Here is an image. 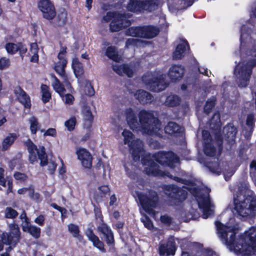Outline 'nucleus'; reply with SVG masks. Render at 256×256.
Instances as JSON below:
<instances>
[{
	"instance_id": "obj_52",
	"label": "nucleus",
	"mask_w": 256,
	"mask_h": 256,
	"mask_svg": "<svg viewBox=\"0 0 256 256\" xmlns=\"http://www.w3.org/2000/svg\"><path fill=\"white\" fill-rule=\"evenodd\" d=\"M215 104V98H212L208 100L204 107V111L207 114H209Z\"/></svg>"
},
{
	"instance_id": "obj_28",
	"label": "nucleus",
	"mask_w": 256,
	"mask_h": 256,
	"mask_svg": "<svg viewBox=\"0 0 256 256\" xmlns=\"http://www.w3.org/2000/svg\"><path fill=\"white\" fill-rule=\"evenodd\" d=\"M232 212L236 211L244 220H252L256 216V209H231Z\"/></svg>"
},
{
	"instance_id": "obj_14",
	"label": "nucleus",
	"mask_w": 256,
	"mask_h": 256,
	"mask_svg": "<svg viewBox=\"0 0 256 256\" xmlns=\"http://www.w3.org/2000/svg\"><path fill=\"white\" fill-rule=\"evenodd\" d=\"M76 153L82 166L84 168H90L92 166V156L84 148H78Z\"/></svg>"
},
{
	"instance_id": "obj_46",
	"label": "nucleus",
	"mask_w": 256,
	"mask_h": 256,
	"mask_svg": "<svg viewBox=\"0 0 256 256\" xmlns=\"http://www.w3.org/2000/svg\"><path fill=\"white\" fill-rule=\"evenodd\" d=\"M146 38H151L155 37L158 33V30L152 26H145Z\"/></svg>"
},
{
	"instance_id": "obj_50",
	"label": "nucleus",
	"mask_w": 256,
	"mask_h": 256,
	"mask_svg": "<svg viewBox=\"0 0 256 256\" xmlns=\"http://www.w3.org/2000/svg\"><path fill=\"white\" fill-rule=\"evenodd\" d=\"M204 144V151L206 154L210 156H214L216 150L212 144L210 142Z\"/></svg>"
},
{
	"instance_id": "obj_32",
	"label": "nucleus",
	"mask_w": 256,
	"mask_h": 256,
	"mask_svg": "<svg viewBox=\"0 0 256 256\" xmlns=\"http://www.w3.org/2000/svg\"><path fill=\"white\" fill-rule=\"evenodd\" d=\"M196 199L200 208H210L214 206L208 195L197 196Z\"/></svg>"
},
{
	"instance_id": "obj_27",
	"label": "nucleus",
	"mask_w": 256,
	"mask_h": 256,
	"mask_svg": "<svg viewBox=\"0 0 256 256\" xmlns=\"http://www.w3.org/2000/svg\"><path fill=\"white\" fill-rule=\"evenodd\" d=\"M26 226H22V230L28 232L34 238L38 239L40 236L41 229L35 226H32L30 222H26Z\"/></svg>"
},
{
	"instance_id": "obj_62",
	"label": "nucleus",
	"mask_w": 256,
	"mask_h": 256,
	"mask_svg": "<svg viewBox=\"0 0 256 256\" xmlns=\"http://www.w3.org/2000/svg\"><path fill=\"white\" fill-rule=\"evenodd\" d=\"M4 170L2 168H0V185H2L4 187H6V182L5 179L4 178Z\"/></svg>"
},
{
	"instance_id": "obj_48",
	"label": "nucleus",
	"mask_w": 256,
	"mask_h": 256,
	"mask_svg": "<svg viewBox=\"0 0 256 256\" xmlns=\"http://www.w3.org/2000/svg\"><path fill=\"white\" fill-rule=\"evenodd\" d=\"M30 123V130L32 134H36L39 128V124L38 120L35 117L30 118L29 120Z\"/></svg>"
},
{
	"instance_id": "obj_31",
	"label": "nucleus",
	"mask_w": 256,
	"mask_h": 256,
	"mask_svg": "<svg viewBox=\"0 0 256 256\" xmlns=\"http://www.w3.org/2000/svg\"><path fill=\"white\" fill-rule=\"evenodd\" d=\"M126 34L132 36L146 38L145 26L132 27L127 30Z\"/></svg>"
},
{
	"instance_id": "obj_51",
	"label": "nucleus",
	"mask_w": 256,
	"mask_h": 256,
	"mask_svg": "<svg viewBox=\"0 0 256 256\" xmlns=\"http://www.w3.org/2000/svg\"><path fill=\"white\" fill-rule=\"evenodd\" d=\"M202 213V217L206 219L208 218H212L214 216V209H199Z\"/></svg>"
},
{
	"instance_id": "obj_6",
	"label": "nucleus",
	"mask_w": 256,
	"mask_h": 256,
	"mask_svg": "<svg viewBox=\"0 0 256 256\" xmlns=\"http://www.w3.org/2000/svg\"><path fill=\"white\" fill-rule=\"evenodd\" d=\"M96 216H98L102 223L97 228L98 232L102 240L109 246H114L115 240L113 232L110 226L103 221V216L100 209H94Z\"/></svg>"
},
{
	"instance_id": "obj_34",
	"label": "nucleus",
	"mask_w": 256,
	"mask_h": 256,
	"mask_svg": "<svg viewBox=\"0 0 256 256\" xmlns=\"http://www.w3.org/2000/svg\"><path fill=\"white\" fill-rule=\"evenodd\" d=\"M110 188L108 186H102L98 188L94 194V198L96 201H100L102 198H104L108 194Z\"/></svg>"
},
{
	"instance_id": "obj_11",
	"label": "nucleus",
	"mask_w": 256,
	"mask_h": 256,
	"mask_svg": "<svg viewBox=\"0 0 256 256\" xmlns=\"http://www.w3.org/2000/svg\"><path fill=\"white\" fill-rule=\"evenodd\" d=\"M38 8L44 18L52 20L55 16L56 13L54 6L50 0H42L39 2Z\"/></svg>"
},
{
	"instance_id": "obj_53",
	"label": "nucleus",
	"mask_w": 256,
	"mask_h": 256,
	"mask_svg": "<svg viewBox=\"0 0 256 256\" xmlns=\"http://www.w3.org/2000/svg\"><path fill=\"white\" fill-rule=\"evenodd\" d=\"M76 121V118L72 117L65 122L64 125L67 128L68 130L71 131L74 129Z\"/></svg>"
},
{
	"instance_id": "obj_17",
	"label": "nucleus",
	"mask_w": 256,
	"mask_h": 256,
	"mask_svg": "<svg viewBox=\"0 0 256 256\" xmlns=\"http://www.w3.org/2000/svg\"><path fill=\"white\" fill-rule=\"evenodd\" d=\"M179 210V213L180 215L182 220L188 222L191 220H196L200 216V212L198 210V209H178Z\"/></svg>"
},
{
	"instance_id": "obj_12",
	"label": "nucleus",
	"mask_w": 256,
	"mask_h": 256,
	"mask_svg": "<svg viewBox=\"0 0 256 256\" xmlns=\"http://www.w3.org/2000/svg\"><path fill=\"white\" fill-rule=\"evenodd\" d=\"M176 250V242L174 240H168L166 243L160 244L158 247L160 256H174Z\"/></svg>"
},
{
	"instance_id": "obj_29",
	"label": "nucleus",
	"mask_w": 256,
	"mask_h": 256,
	"mask_svg": "<svg viewBox=\"0 0 256 256\" xmlns=\"http://www.w3.org/2000/svg\"><path fill=\"white\" fill-rule=\"evenodd\" d=\"M134 96L142 104L150 102L152 100V95L144 90H137L134 93Z\"/></svg>"
},
{
	"instance_id": "obj_56",
	"label": "nucleus",
	"mask_w": 256,
	"mask_h": 256,
	"mask_svg": "<svg viewBox=\"0 0 256 256\" xmlns=\"http://www.w3.org/2000/svg\"><path fill=\"white\" fill-rule=\"evenodd\" d=\"M62 100L66 104H70L73 103L74 100V96L70 94H66L65 96H62Z\"/></svg>"
},
{
	"instance_id": "obj_33",
	"label": "nucleus",
	"mask_w": 256,
	"mask_h": 256,
	"mask_svg": "<svg viewBox=\"0 0 256 256\" xmlns=\"http://www.w3.org/2000/svg\"><path fill=\"white\" fill-rule=\"evenodd\" d=\"M142 0H131L128 4V9L132 12L142 11Z\"/></svg>"
},
{
	"instance_id": "obj_16",
	"label": "nucleus",
	"mask_w": 256,
	"mask_h": 256,
	"mask_svg": "<svg viewBox=\"0 0 256 256\" xmlns=\"http://www.w3.org/2000/svg\"><path fill=\"white\" fill-rule=\"evenodd\" d=\"M129 24L126 18L122 14L116 15L110 24V28L112 32H118Z\"/></svg>"
},
{
	"instance_id": "obj_44",
	"label": "nucleus",
	"mask_w": 256,
	"mask_h": 256,
	"mask_svg": "<svg viewBox=\"0 0 256 256\" xmlns=\"http://www.w3.org/2000/svg\"><path fill=\"white\" fill-rule=\"evenodd\" d=\"M52 86L54 89L62 96L64 94L66 90L64 86L60 82V80L56 78H54V81L52 83Z\"/></svg>"
},
{
	"instance_id": "obj_59",
	"label": "nucleus",
	"mask_w": 256,
	"mask_h": 256,
	"mask_svg": "<svg viewBox=\"0 0 256 256\" xmlns=\"http://www.w3.org/2000/svg\"><path fill=\"white\" fill-rule=\"evenodd\" d=\"M10 64L8 59L6 58H2L0 59V68L7 67Z\"/></svg>"
},
{
	"instance_id": "obj_63",
	"label": "nucleus",
	"mask_w": 256,
	"mask_h": 256,
	"mask_svg": "<svg viewBox=\"0 0 256 256\" xmlns=\"http://www.w3.org/2000/svg\"><path fill=\"white\" fill-rule=\"evenodd\" d=\"M44 218L43 215L40 214L36 217L34 220V222L40 226L44 225Z\"/></svg>"
},
{
	"instance_id": "obj_41",
	"label": "nucleus",
	"mask_w": 256,
	"mask_h": 256,
	"mask_svg": "<svg viewBox=\"0 0 256 256\" xmlns=\"http://www.w3.org/2000/svg\"><path fill=\"white\" fill-rule=\"evenodd\" d=\"M144 212L146 214H142V217L140 218L141 222L143 223L145 228H148V230H152L154 228V224L150 218L146 214H147L144 210H142V212L141 214H142Z\"/></svg>"
},
{
	"instance_id": "obj_57",
	"label": "nucleus",
	"mask_w": 256,
	"mask_h": 256,
	"mask_svg": "<svg viewBox=\"0 0 256 256\" xmlns=\"http://www.w3.org/2000/svg\"><path fill=\"white\" fill-rule=\"evenodd\" d=\"M202 135L204 144L210 143L211 142L210 135L208 131L203 130L202 132Z\"/></svg>"
},
{
	"instance_id": "obj_49",
	"label": "nucleus",
	"mask_w": 256,
	"mask_h": 256,
	"mask_svg": "<svg viewBox=\"0 0 256 256\" xmlns=\"http://www.w3.org/2000/svg\"><path fill=\"white\" fill-rule=\"evenodd\" d=\"M20 47V44H14L13 43L7 44L6 46V48L8 53L14 54L16 52Z\"/></svg>"
},
{
	"instance_id": "obj_3",
	"label": "nucleus",
	"mask_w": 256,
	"mask_h": 256,
	"mask_svg": "<svg viewBox=\"0 0 256 256\" xmlns=\"http://www.w3.org/2000/svg\"><path fill=\"white\" fill-rule=\"evenodd\" d=\"M142 80L147 88L155 92L163 90L166 88L164 76L160 72L146 73L143 76Z\"/></svg>"
},
{
	"instance_id": "obj_24",
	"label": "nucleus",
	"mask_w": 256,
	"mask_h": 256,
	"mask_svg": "<svg viewBox=\"0 0 256 256\" xmlns=\"http://www.w3.org/2000/svg\"><path fill=\"white\" fill-rule=\"evenodd\" d=\"M184 73V68L178 65L172 66L168 71V76L172 80H176L182 77Z\"/></svg>"
},
{
	"instance_id": "obj_20",
	"label": "nucleus",
	"mask_w": 256,
	"mask_h": 256,
	"mask_svg": "<svg viewBox=\"0 0 256 256\" xmlns=\"http://www.w3.org/2000/svg\"><path fill=\"white\" fill-rule=\"evenodd\" d=\"M14 232H12L8 234H6V238H2V240H5L4 243L7 245L12 244L14 246H15L19 242L20 237V232L18 226L16 227L14 225Z\"/></svg>"
},
{
	"instance_id": "obj_30",
	"label": "nucleus",
	"mask_w": 256,
	"mask_h": 256,
	"mask_svg": "<svg viewBox=\"0 0 256 256\" xmlns=\"http://www.w3.org/2000/svg\"><path fill=\"white\" fill-rule=\"evenodd\" d=\"M254 116L253 114H248L246 120V124L247 129L243 130V132H244L246 136L249 137L252 132L254 127Z\"/></svg>"
},
{
	"instance_id": "obj_43",
	"label": "nucleus",
	"mask_w": 256,
	"mask_h": 256,
	"mask_svg": "<svg viewBox=\"0 0 256 256\" xmlns=\"http://www.w3.org/2000/svg\"><path fill=\"white\" fill-rule=\"evenodd\" d=\"M142 11H152L156 9L157 5L155 0H142Z\"/></svg>"
},
{
	"instance_id": "obj_9",
	"label": "nucleus",
	"mask_w": 256,
	"mask_h": 256,
	"mask_svg": "<svg viewBox=\"0 0 256 256\" xmlns=\"http://www.w3.org/2000/svg\"><path fill=\"white\" fill-rule=\"evenodd\" d=\"M140 202L143 208L156 207L158 202V198L156 192H149L148 195L142 194H138Z\"/></svg>"
},
{
	"instance_id": "obj_40",
	"label": "nucleus",
	"mask_w": 256,
	"mask_h": 256,
	"mask_svg": "<svg viewBox=\"0 0 256 256\" xmlns=\"http://www.w3.org/2000/svg\"><path fill=\"white\" fill-rule=\"evenodd\" d=\"M38 46L36 43H32L30 44V54L31 56V61L32 62H37L38 60Z\"/></svg>"
},
{
	"instance_id": "obj_37",
	"label": "nucleus",
	"mask_w": 256,
	"mask_h": 256,
	"mask_svg": "<svg viewBox=\"0 0 256 256\" xmlns=\"http://www.w3.org/2000/svg\"><path fill=\"white\" fill-rule=\"evenodd\" d=\"M68 232L74 238H78L80 241L83 239V236L80 234V230L78 226L74 224H70L68 226Z\"/></svg>"
},
{
	"instance_id": "obj_26",
	"label": "nucleus",
	"mask_w": 256,
	"mask_h": 256,
	"mask_svg": "<svg viewBox=\"0 0 256 256\" xmlns=\"http://www.w3.org/2000/svg\"><path fill=\"white\" fill-rule=\"evenodd\" d=\"M223 133L226 140L230 143H232L234 140L236 129L234 126L230 124L224 128Z\"/></svg>"
},
{
	"instance_id": "obj_61",
	"label": "nucleus",
	"mask_w": 256,
	"mask_h": 256,
	"mask_svg": "<svg viewBox=\"0 0 256 256\" xmlns=\"http://www.w3.org/2000/svg\"><path fill=\"white\" fill-rule=\"evenodd\" d=\"M56 130L53 128H50L46 131L44 132V136H56Z\"/></svg>"
},
{
	"instance_id": "obj_13",
	"label": "nucleus",
	"mask_w": 256,
	"mask_h": 256,
	"mask_svg": "<svg viewBox=\"0 0 256 256\" xmlns=\"http://www.w3.org/2000/svg\"><path fill=\"white\" fill-rule=\"evenodd\" d=\"M166 194L174 199L182 201L186 198V192L183 189H180L177 186L172 185L166 187L165 190Z\"/></svg>"
},
{
	"instance_id": "obj_15",
	"label": "nucleus",
	"mask_w": 256,
	"mask_h": 256,
	"mask_svg": "<svg viewBox=\"0 0 256 256\" xmlns=\"http://www.w3.org/2000/svg\"><path fill=\"white\" fill-rule=\"evenodd\" d=\"M85 234L88 240L92 242L94 246L102 252L105 253L106 252L104 242L101 241L99 238L94 234L92 229L88 228L85 232Z\"/></svg>"
},
{
	"instance_id": "obj_21",
	"label": "nucleus",
	"mask_w": 256,
	"mask_h": 256,
	"mask_svg": "<svg viewBox=\"0 0 256 256\" xmlns=\"http://www.w3.org/2000/svg\"><path fill=\"white\" fill-rule=\"evenodd\" d=\"M14 94H16L19 102L22 104L25 108H30V100L28 96L20 88L16 87L14 90Z\"/></svg>"
},
{
	"instance_id": "obj_45",
	"label": "nucleus",
	"mask_w": 256,
	"mask_h": 256,
	"mask_svg": "<svg viewBox=\"0 0 256 256\" xmlns=\"http://www.w3.org/2000/svg\"><path fill=\"white\" fill-rule=\"evenodd\" d=\"M41 92L42 94V100L44 103L49 101L51 98V94L49 90V88L45 84L41 86Z\"/></svg>"
},
{
	"instance_id": "obj_58",
	"label": "nucleus",
	"mask_w": 256,
	"mask_h": 256,
	"mask_svg": "<svg viewBox=\"0 0 256 256\" xmlns=\"http://www.w3.org/2000/svg\"><path fill=\"white\" fill-rule=\"evenodd\" d=\"M85 92L86 94L90 96H92L94 94V89L90 83L86 85Z\"/></svg>"
},
{
	"instance_id": "obj_54",
	"label": "nucleus",
	"mask_w": 256,
	"mask_h": 256,
	"mask_svg": "<svg viewBox=\"0 0 256 256\" xmlns=\"http://www.w3.org/2000/svg\"><path fill=\"white\" fill-rule=\"evenodd\" d=\"M8 210L6 212V217L8 218H15L18 215V212L14 209H6Z\"/></svg>"
},
{
	"instance_id": "obj_7",
	"label": "nucleus",
	"mask_w": 256,
	"mask_h": 256,
	"mask_svg": "<svg viewBox=\"0 0 256 256\" xmlns=\"http://www.w3.org/2000/svg\"><path fill=\"white\" fill-rule=\"evenodd\" d=\"M253 64H245L240 63L235 68V74L238 78V85L240 87H246L248 84L250 76L251 68Z\"/></svg>"
},
{
	"instance_id": "obj_25",
	"label": "nucleus",
	"mask_w": 256,
	"mask_h": 256,
	"mask_svg": "<svg viewBox=\"0 0 256 256\" xmlns=\"http://www.w3.org/2000/svg\"><path fill=\"white\" fill-rule=\"evenodd\" d=\"M112 69L117 74L120 76L126 74L128 77H132L134 71L126 64L119 65L116 64L113 65Z\"/></svg>"
},
{
	"instance_id": "obj_8",
	"label": "nucleus",
	"mask_w": 256,
	"mask_h": 256,
	"mask_svg": "<svg viewBox=\"0 0 256 256\" xmlns=\"http://www.w3.org/2000/svg\"><path fill=\"white\" fill-rule=\"evenodd\" d=\"M155 160L162 165H166L172 168L176 163L178 162V158L172 152H160L154 154Z\"/></svg>"
},
{
	"instance_id": "obj_23",
	"label": "nucleus",
	"mask_w": 256,
	"mask_h": 256,
	"mask_svg": "<svg viewBox=\"0 0 256 256\" xmlns=\"http://www.w3.org/2000/svg\"><path fill=\"white\" fill-rule=\"evenodd\" d=\"M188 48L189 46L187 42L184 40H182L173 52V59L176 60L182 58L184 56L186 50Z\"/></svg>"
},
{
	"instance_id": "obj_38",
	"label": "nucleus",
	"mask_w": 256,
	"mask_h": 256,
	"mask_svg": "<svg viewBox=\"0 0 256 256\" xmlns=\"http://www.w3.org/2000/svg\"><path fill=\"white\" fill-rule=\"evenodd\" d=\"M165 132L170 135L178 133L180 130L179 126L174 122H169L164 128Z\"/></svg>"
},
{
	"instance_id": "obj_19",
	"label": "nucleus",
	"mask_w": 256,
	"mask_h": 256,
	"mask_svg": "<svg viewBox=\"0 0 256 256\" xmlns=\"http://www.w3.org/2000/svg\"><path fill=\"white\" fill-rule=\"evenodd\" d=\"M38 158L40 160V165L42 166H48V170L50 173L52 174L54 172L56 168V164L52 160L48 161L47 157L44 152V148L42 146L40 152H38Z\"/></svg>"
},
{
	"instance_id": "obj_60",
	"label": "nucleus",
	"mask_w": 256,
	"mask_h": 256,
	"mask_svg": "<svg viewBox=\"0 0 256 256\" xmlns=\"http://www.w3.org/2000/svg\"><path fill=\"white\" fill-rule=\"evenodd\" d=\"M220 122V115L218 113H216L213 116L212 119L211 121V124L214 123L217 126H218Z\"/></svg>"
},
{
	"instance_id": "obj_5",
	"label": "nucleus",
	"mask_w": 256,
	"mask_h": 256,
	"mask_svg": "<svg viewBox=\"0 0 256 256\" xmlns=\"http://www.w3.org/2000/svg\"><path fill=\"white\" fill-rule=\"evenodd\" d=\"M124 138V144H128L133 156L134 160H136L143 153V144L139 139L134 140V135L128 130H124L122 132Z\"/></svg>"
},
{
	"instance_id": "obj_18",
	"label": "nucleus",
	"mask_w": 256,
	"mask_h": 256,
	"mask_svg": "<svg viewBox=\"0 0 256 256\" xmlns=\"http://www.w3.org/2000/svg\"><path fill=\"white\" fill-rule=\"evenodd\" d=\"M144 164L146 166L144 168L145 172L149 176H160L166 175L168 177L172 178V176L169 173L165 174L164 172L158 169L156 164L154 162H148L146 163L144 161Z\"/></svg>"
},
{
	"instance_id": "obj_2",
	"label": "nucleus",
	"mask_w": 256,
	"mask_h": 256,
	"mask_svg": "<svg viewBox=\"0 0 256 256\" xmlns=\"http://www.w3.org/2000/svg\"><path fill=\"white\" fill-rule=\"evenodd\" d=\"M124 114L128 124L132 130H140L148 134H156L161 129L159 120L150 112L145 110L140 111L139 120L131 108L126 109Z\"/></svg>"
},
{
	"instance_id": "obj_1",
	"label": "nucleus",
	"mask_w": 256,
	"mask_h": 256,
	"mask_svg": "<svg viewBox=\"0 0 256 256\" xmlns=\"http://www.w3.org/2000/svg\"><path fill=\"white\" fill-rule=\"evenodd\" d=\"M215 225L220 238L228 245L237 248L240 252H246L250 248L256 254V238L252 228L236 239V230L233 226L224 224L220 221H216Z\"/></svg>"
},
{
	"instance_id": "obj_39",
	"label": "nucleus",
	"mask_w": 256,
	"mask_h": 256,
	"mask_svg": "<svg viewBox=\"0 0 256 256\" xmlns=\"http://www.w3.org/2000/svg\"><path fill=\"white\" fill-rule=\"evenodd\" d=\"M106 55L110 59L116 62H118L120 60L115 47L110 46L106 51Z\"/></svg>"
},
{
	"instance_id": "obj_64",
	"label": "nucleus",
	"mask_w": 256,
	"mask_h": 256,
	"mask_svg": "<svg viewBox=\"0 0 256 256\" xmlns=\"http://www.w3.org/2000/svg\"><path fill=\"white\" fill-rule=\"evenodd\" d=\"M32 189V188H22L19 189L18 190V194H25L28 192V194L30 196Z\"/></svg>"
},
{
	"instance_id": "obj_22",
	"label": "nucleus",
	"mask_w": 256,
	"mask_h": 256,
	"mask_svg": "<svg viewBox=\"0 0 256 256\" xmlns=\"http://www.w3.org/2000/svg\"><path fill=\"white\" fill-rule=\"evenodd\" d=\"M26 144L30 154L29 160L30 162L34 164L35 162H37V155L38 156V152H40V148L42 147H40L39 150H38L36 146L30 140L26 142Z\"/></svg>"
},
{
	"instance_id": "obj_35",
	"label": "nucleus",
	"mask_w": 256,
	"mask_h": 256,
	"mask_svg": "<svg viewBox=\"0 0 256 256\" xmlns=\"http://www.w3.org/2000/svg\"><path fill=\"white\" fill-rule=\"evenodd\" d=\"M16 138V134H10L6 136L2 142V151H5L9 148L13 144L14 140Z\"/></svg>"
},
{
	"instance_id": "obj_47",
	"label": "nucleus",
	"mask_w": 256,
	"mask_h": 256,
	"mask_svg": "<svg viewBox=\"0 0 256 256\" xmlns=\"http://www.w3.org/2000/svg\"><path fill=\"white\" fill-rule=\"evenodd\" d=\"M67 61L66 60H62V62H58L56 63L55 66L56 71L61 76H62L64 75V68L66 65Z\"/></svg>"
},
{
	"instance_id": "obj_10",
	"label": "nucleus",
	"mask_w": 256,
	"mask_h": 256,
	"mask_svg": "<svg viewBox=\"0 0 256 256\" xmlns=\"http://www.w3.org/2000/svg\"><path fill=\"white\" fill-rule=\"evenodd\" d=\"M140 212H142L144 210L148 215L153 218L155 220H160V222L166 226H170L173 222V218L167 214L160 215V212L155 210V209H139Z\"/></svg>"
},
{
	"instance_id": "obj_4",
	"label": "nucleus",
	"mask_w": 256,
	"mask_h": 256,
	"mask_svg": "<svg viewBox=\"0 0 256 256\" xmlns=\"http://www.w3.org/2000/svg\"><path fill=\"white\" fill-rule=\"evenodd\" d=\"M250 193L246 188L239 190L234 198V208H256V198L250 196Z\"/></svg>"
},
{
	"instance_id": "obj_36",
	"label": "nucleus",
	"mask_w": 256,
	"mask_h": 256,
	"mask_svg": "<svg viewBox=\"0 0 256 256\" xmlns=\"http://www.w3.org/2000/svg\"><path fill=\"white\" fill-rule=\"evenodd\" d=\"M72 67L76 78L82 76L84 73L82 64L78 58H74L72 61Z\"/></svg>"
},
{
	"instance_id": "obj_55",
	"label": "nucleus",
	"mask_w": 256,
	"mask_h": 256,
	"mask_svg": "<svg viewBox=\"0 0 256 256\" xmlns=\"http://www.w3.org/2000/svg\"><path fill=\"white\" fill-rule=\"evenodd\" d=\"M14 176L16 180L20 182H24L28 179V176L20 172H16Z\"/></svg>"
},
{
	"instance_id": "obj_42",
	"label": "nucleus",
	"mask_w": 256,
	"mask_h": 256,
	"mask_svg": "<svg viewBox=\"0 0 256 256\" xmlns=\"http://www.w3.org/2000/svg\"><path fill=\"white\" fill-rule=\"evenodd\" d=\"M180 99L176 95H170L168 96L164 102L165 105L169 106H174L180 104Z\"/></svg>"
}]
</instances>
